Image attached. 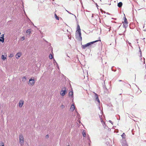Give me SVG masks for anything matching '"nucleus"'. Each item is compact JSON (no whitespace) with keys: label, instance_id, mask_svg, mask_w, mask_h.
<instances>
[{"label":"nucleus","instance_id":"9","mask_svg":"<svg viewBox=\"0 0 146 146\" xmlns=\"http://www.w3.org/2000/svg\"><path fill=\"white\" fill-rule=\"evenodd\" d=\"M22 54L20 52H18L15 56L16 58L18 59L21 56Z\"/></svg>","mask_w":146,"mask_h":146},{"label":"nucleus","instance_id":"6","mask_svg":"<svg viewBox=\"0 0 146 146\" xmlns=\"http://www.w3.org/2000/svg\"><path fill=\"white\" fill-rule=\"evenodd\" d=\"M29 82L31 85L33 86L34 84L35 83L34 79L31 78L29 80Z\"/></svg>","mask_w":146,"mask_h":146},{"label":"nucleus","instance_id":"43","mask_svg":"<svg viewBox=\"0 0 146 146\" xmlns=\"http://www.w3.org/2000/svg\"><path fill=\"white\" fill-rule=\"evenodd\" d=\"M66 10V11L68 12V11H67V10H66V9H65Z\"/></svg>","mask_w":146,"mask_h":146},{"label":"nucleus","instance_id":"45","mask_svg":"<svg viewBox=\"0 0 146 146\" xmlns=\"http://www.w3.org/2000/svg\"><path fill=\"white\" fill-rule=\"evenodd\" d=\"M79 122L80 123V121H79Z\"/></svg>","mask_w":146,"mask_h":146},{"label":"nucleus","instance_id":"23","mask_svg":"<svg viewBox=\"0 0 146 146\" xmlns=\"http://www.w3.org/2000/svg\"><path fill=\"white\" fill-rule=\"evenodd\" d=\"M1 38H2V39H1L0 38V42L1 41L2 42H4V38L3 37H1Z\"/></svg>","mask_w":146,"mask_h":146},{"label":"nucleus","instance_id":"44","mask_svg":"<svg viewBox=\"0 0 146 146\" xmlns=\"http://www.w3.org/2000/svg\"><path fill=\"white\" fill-rule=\"evenodd\" d=\"M96 5H97V6H98L97 4V3H96Z\"/></svg>","mask_w":146,"mask_h":146},{"label":"nucleus","instance_id":"41","mask_svg":"<svg viewBox=\"0 0 146 146\" xmlns=\"http://www.w3.org/2000/svg\"><path fill=\"white\" fill-rule=\"evenodd\" d=\"M106 27H110L109 26H107V25H106Z\"/></svg>","mask_w":146,"mask_h":146},{"label":"nucleus","instance_id":"46","mask_svg":"<svg viewBox=\"0 0 146 146\" xmlns=\"http://www.w3.org/2000/svg\"><path fill=\"white\" fill-rule=\"evenodd\" d=\"M67 146H70L69 145H68Z\"/></svg>","mask_w":146,"mask_h":146},{"label":"nucleus","instance_id":"38","mask_svg":"<svg viewBox=\"0 0 146 146\" xmlns=\"http://www.w3.org/2000/svg\"><path fill=\"white\" fill-rule=\"evenodd\" d=\"M23 78H25V79H26V77L25 76H24V77Z\"/></svg>","mask_w":146,"mask_h":146},{"label":"nucleus","instance_id":"18","mask_svg":"<svg viewBox=\"0 0 146 146\" xmlns=\"http://www.w3.org/2000/svg\"><path fill=\"white\" fill-rule=\"evenodd\" d=\"M1 58L3 60H5L6 59V57L4 56L3 55L2 56Z\"/></svg>","mask_w":146,"mask_h":146},{"label":"nucleus","instance_id":"10","mask_svg":"<svg viewBox=\"0 0 146 146\" xmlns=\"http://www.w3.org/2000/svg\"><path fill=\"white\" fill-rule=\"evenodd\" d=\"M95 96L96 98V100L99 103H100V101L99 99L98 94L96 93H95Z\"/></svg>","mask_w":146,"mask_h":146},{"label":"nucleus","instance_id":"3","mask_svg":"<svg viewBox=\"0 0 146 146\" xmlns=\"http://www.w3.org/2000/svg\"><path fill=\"white\" fill-rule=\"evenodd\" d=\"M24 143V140L23 136L22 135H19V143L21 145H23Z\"/></svg>","mask_w":146,"mask_h":146},{"label":"nucleus","instance_id":"28","mask_svg":"<svg viewBox=\"0 0 146 146\" xmlns=\"http://www.w3.org/2000/svg\"><path fill=\"white\" fill-rule=\"evenodd\" d=\"M139 52L140 53L141 55V50L140 47L139 46Z\"/></svg>","mask_w":146,"mask_h":146},{"label":"nucleus","instance_id":"36","mask_svg":"<svg viewBox=\"0 0 146 146\" xmlns=\"http://www.w3.org/2000/svg\"><path fill=\"white\" fill-rule=\"evenodd\" d=\"M46 137L47 138V137H49V135H46Z\"/></svg>","mask_w":146,"mask_h":146},{"label":"nucleus","instance_id":"16","mask_svg":"<svg viewBox=\"0 0 146 146\" xmlns=\"http://www.w3.org/2000/svg\"><path fill=\"white\" fill-rule=\"evenodd\" d=\"M31 29H29L27 30L26 31V33L28 34L29 35H30V34L31 33Z\"/></svg>","mask_w":146,"mask_h":146},{"label":"nucleus","instance_id":"8","mask_svg":"<svg viewBox=\"0 0 146 146\" xmlns=\"http://www.w3.org/2000/svg\"><path fill=\"white\" fill-rule=\"evenodd\" d=\"M103 89L104 90V93L106 94H108L109 93V91L107 89L106 87V86L105 85H104L103 86Z\"/></svg>","mask_w":146,"mask_h":146},{"label":"nucleus","instance_id":"19","mask_svg":"<svg viewBox=\"0 0 146 146\" xmlns=\"http://www.w3.org/2000/svg\"><path fill=\"white\" fill-rule=\"evenodd\" d=\"M124 23H128L127 19L125 17L124 22Z\"/></svg>","mask_w":146,"mask_h":146},{"label":"nucleus","instance_id":"33","mask_svg":"<svg viewBox=\"0 0 146 146\" xmlns=\"http://www.w3.org/2000/svg\"><path fill=\"white\" fill-rule=\"evenodd\" d=\"M68 13L70 14L73 15V14L71 13L69 11H68Z\"/></svg>","mask_w":146,"mask_h":146},{"label":"nucleus","instance_id":"5","mask_svg":"<svg viewBox=\"0 0 146 146\" xmlns=\"http://www.w3.org/2000/svg\"><path fill=\"white\" fill-rule=\"evenodd\" d=\"M121 143L122 146H128L126 140H121Z\"/></svg>","mask_w":146,"mask_h":146},{"label":"nucleus","instance_id":"22","mask_svg":"<svg viewBox=\"0 0 146 146\" xmlns=\"http://www.w3.org/2000/svg\"><path fill=\"white\" fill-rule=\"evenodd\" d=\"M53 58V55L51 54H50V55H49V58L50 59H52Z\"/></svg>","mask_w":146,"mask_h":146},{"label":"nucleus","instance_id":"1","mask_svg":"<svg viewBox=\"0 0 146 146\" xmlns=\"http://www.w3.org/2000/svg\"><path fill=\"white\" fill-rule=\"evenodd\" d=\"M98 41H100V40H96L94 41H92L88 43L82 45V47L83 49H85L86 47L89 46H90L92 44H93L96 42Z\"/></svg>","mask_w":146,"mask_h":146},{"label":"nucleus","instance_id":"40","mask_svg":"<svg viewBox=\"0 0 146 146\" xmlns=\"http://www.w3.org/2000/svg\"><path fill=\"white\" fill-rule=\"evenodd\" d=\"M119 82H121V81H122V80H119Z\"/></svg>","mask_w":146,"mask_h":146},{"label":"nucleus","instance_id":"25","mask_svg":"<svg viewBox=\"0 0 146 146\" xmlns=\"http://www.w3.org/2000/svg\"><path fill=\"white\" fill-rule=\"evenodd\" d=\"M65 107V106L63 104H62L61 106V108H62V109H63Z\"/></svg>","mask_w":146,"mask_h":146},{"label":"nucleus","instance_id":"35","mask_svg":"<svg viewBox=\"0 0 146 146\" xmlns=\"http://www.w3.org/2000/svg\"><path fill=\"white\" fill-rule=\"evenodd\" d=\"M76 111V112L77 113V114H78V115H79V113H78V112L77 111Z\"/></svg>","mask_w":146,"mask_h":146},{"label":"nucleus","instance_id":"39","mask_svg":"<svg viewBox=\"0 0 146 146\" xmlns=\"http://www.w3.org/2000/svg\"><path fill=\"white\" fill-rule=\"evenodd\" d=\"M54 65H55V62H56V61L54 60Z\"/></svg>","mask_w":146,"mask_h":146},{"label":"nucleus","instance_id":"37","mask_svg":"<svg viewBox=\"0 0 146 146\" xmlns=\"http://www.w3.org/2000/svg\"><path fill=\"white\" fill-rule=\"evenodd\" d=\"M73 15H74V17H75V18L76 19V16L75 15H74V14H73Z\"/></svg>","mask_w":146,"mask_h":146},{"label":"nucleus","instance_id":"32","mask_svg":"<svg viewBox=\"0 0 146 146\" xmlns=\"http://www.w3.org/2000/svg\"><path fill=\"white\" fill-rule=\"evenodd\" d=\"M109 121L112 124H113V123L111 120H109Z\"/></svg>","mask_w":146,"mask_h":146},{"label":"nucleus","instance_id":"12","mask_svg":"<svg viewBox=\"0 0 146 146\" xmlns=\"http://www.w3.org/2000/svg\"><path fill=\"white\" fill-rule=\"evenodd\" d=\"M75 109V107L74 105V104L72 105L71 106V108L70 109V110L71 111H73Z\"/></svg>","mask_w":146,"mask_h":146},{"label":"nucleus","instance_id":"15","mask_svg":"<svg viewBox=\"0 0 146 146\" xmlns=\"http://www.w3.org/2000/svg\"><path fill=\"white\" fill-rule=\"evenodd\" d=\"M128 23H123V27H124L126 28L128 26Z\"/></svg>","mask_w":146,"mask_h":146},{"label":"nucleus","instance_id":"2","mask_svg":"<svg viewBox=\"0 0 146 146\" xmlns=\"http://www.w3.org/2000/svg\"><path fill=\"white\" fill-rule=\"evenodd\" d=\"M76 38L80 41H82V37L81 36V33L80 31H78V32H76Z\"/></svg>","mask_w":146,"mask_h":146},{"label":"nucleus","instance_id":"4","mask_svg":"<svg viewBox=\"0 0 146 146\" xmlns=\"http://www.w3.org/2000/svg\"><path fill=\"white\" fill-rule=\"evenodd\" d=\"M64 89V90H62L60 92V94L62 96H64L66 94V88H63Z\"/></svg>","mask_w":146,"mask_h":146},{"label":"nucleus","instance_id":"20","mask_svg":"<svg viewBox=\"0 0 146 146\" xmlns=\"http://www.w3.org/2000/svg\"><path fill=\"white\" fill-rule=\"evenodd\" d=\"M0 146H4V143L2 141L0 142Z\"/></svg>","mask_w":146,"mask_h":146},{"label":"nucleus","instance_id":"24","mask_svg":"<svg viewBox=\"0 0 146 146\" xmlns=\"http://www.w3.org/2000/svg\"><path fill=\"white\" fill-rule=\"evenodd\" d=\"M82 134L83 136L84 137H85L86 136V133L85 132H84V131H83L82 132Z\"/></svg>","mask_w":146,"mask_h":146},{"label":"nucleus","instance_id":"7","mask_svg":"<svg viewBox=\"0 0 146 146\" xmlns=\"http://www.w3.org/2000/svg\"><path fill=\"white\" fill-rule=\"evenodd\" d=\"M69 97L70 98H73V90H72L69 92Z\"/></svg>","mask_w":146,"mask_h":146},{"label":"nucleus","instance_id":"14","mask_svg":"<svg viewBox=\"0 0 146 146\" xmlns=\"http://www.w3.org/2000/svg\"><path fill=\"white\" fill-rule=\"evenodd\" d=\"M122 5V3L121 2H120L117 4V6L119 7H121Z\"/></svg>","mask_w":146,"mask_h":146},{"label":"nucleus","instance_id":"27","mask_svg":"<svg viewBox=\"0 0 146 146\" xmlns=\"http://www.w3.org/2000/svg\"><path fill=\"white\" fill-rule=\"evenodd\" d=\"M128 44L130 46H131V47H132V45H131V43L129 42L128 41Z\"/></svg>","mask_w":146,"mask_h":146},{"label":"nucleus","instance_id":"42","mask_svg":"<svg viewBox=\"0 0 146 146\" xmlns=\"http://www.w3.org/2000/svg\"><path fill=\"white\" fill-rule=\"evenodd\" d=\"M66 10V11L68 12V11H67V10H66V9H65Z\"/></svg>","mask_w":146,"mask_h":146},{"label":"nucleus","instance_id":"31","mask_svg":"<svg viewBox=\"0 0 146 146\" xmlns=\"http://www.w3.org/2000/svg\"><path fill=\"white\" fill-rule=\"evenodd\" d=\"M55 64H56V66L57 67H58V64H57V63L56 62H55Z\"/></svg>","mask_w":146,"mask_h":146},{"label":"nucleus","instance_id":"29","mask_svg":"<svg viewBox=\"0 0 146 146\" xmlns=\"http://www.w3.org/2000/svg\"><path fill=\"white\" fill-rule=\"evenodd\" d=\"M113 67H112L111 68V70L112 71H114V72H115L116 71V69H115V70H114L113 69Z\"/></svg>","mask_w":146,"mask_h":146},{"label":"nucleus","instance_id":"13","mask_svg":"<svg viewBox=\"0 0 146 146\" xmlns=\"http://www.w3.org/2000/svg\"><path fill=\"white\" fill-rule=\"evenodd\" d=\"M121 136L122 138V140L124 139V140H125V137H126V135L125 134V133H123L121 135Z\"/></svg>","mask_w":146,"mask_h":146},{"label":"nucleus","instance_id":"17","mask_svg":"<svg viewBox=\"0 0 146 146\" xmlns=\"http://www.w3.org/2000/svg\"><path fill=\"white\" fill-rule=\"evenodd\" d=\"M77 30L76 31V32H78V31H80V26H79V25H78V26H77Z\"/></svg>","mask_w":146,"mask_h":146},{"label":"nucleus","instance_id":"26","mask_svg":"<svg viewBox=\"0 0 146 146\" xmlns=\"http://www.w3.org/2000/svg\"><path fill=\"white\" fill-rule=\"evenodd\" d=\"M13 54H10L9 57H10L11 58V57H13Z\"/></svg>","mask_w":146,"mask_h":146},{"label":"nucleus","instance_id":"11","mask_svg":"<svg viewBox=\"0 0 146 146\" xmlns=\"http://www.w3.org/2000/svg\"><path fill=\"white\" fill-rule=\"evenodd\" d=\"M23 104V101H20L19 103V106L20 108L21 107Z\"/></svg>","mask_w":146,"mask_h":146},{"label":"nucleus","instance_id":"34","mask_svg":"<svg viewBox=\"0 0 146 146\" xmlns=\"http://www.w3.org/2000/svg\"><path fill=\"white\" fill-rule=\"evenodd\" d=\"M109 29L108 31H110L111 30V27H110V28H108Z\"/></svg>","mask_w":146,"mask_h":146},{"label":"nucleus","instance_id":"30","mask_svg":"<svg viewBox=\"0 0 146 146\" xmlns=\"http://www.w3.org/2000/svg\"><path fill=\"white\" fill-rule=\"evenodd\" d=\"M25 37L24 36H23V37H22V38H21V40H25Z\"/></svg>","mask_w":146,"mask_h":146},{"label":"nucleus","instance_id":"21","mask_svg":"<svg viewBox=\"0 0 146 146\" xmlns=\"http://www.w3.org/2000/svg\"><path fill=\"white\" fill-rule=\"evenodd\" d=\"M55 18L56 19H57L58 20H59V17L58 16H57L56 15V14H55Z\"/></svg>","mask_w":146,"mask_h":146}]
</instances>
